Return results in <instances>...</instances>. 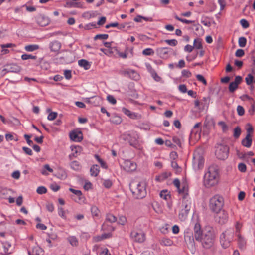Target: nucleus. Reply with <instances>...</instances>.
I'll list each match as a JSON object with an SVG mask.
<instances>
[{"label": "nucleus", "mask_w": 255, "mask_h": 255, "mask_svg": "<svg viewBox=\"0 0 255 255\" xmlns=\"http://www.w3.org/2000/svg\"><path fill=\"white\" fill-rule=\"evenodd\" d=\"M67 240L72 246H77L78 245V241L75 236L68 237Z\"/></svg>", "instance_id": "nucleus-36"}, {"label": "nucleus", "mask_w": 255, "mask_h": 255, "mask_svg": "<svg viewBox=\"0 0 255 255\" xmlns=\"http://www.w3.org/2000/svg\"><path fill=\"white\" fill-rule=\"evenodd\" d=\"M109 36L107 34H97L94 37V40H97V39H101V40H105L107 39L108 38Z\"/></svg>", "instance_id": "nucleus-54"}, {"label": "nucleus", "mask_w": 255, "mask_h": 255, "mask_svg": "<svg viewBox=\"0 0 255 255\" xmlns=\"http://www.w3.org/2000/svg\"><path fill=\"white\" fill-rule=\"evenodd\" d=\"M201 123H196L194 126L193 129H192L191 134L192 135L193 134H195L196 139H199L200 137V133H201V128H200Z\"/></svg>", "instance_id": "nucleus-20"}, {"label": "nucleus", "mask_w": 255, "mask_h": 255, "mask_svg": "<svg viewBox=\"0 0 255 255\" xmlns=\"http://www.w3.org/2000/svg\"><path fill=\"white\" fill-rule=\"evenodd\" d=\"M185 241L188 248H193L195 247L194 237L190 234L186 235L184 236Z\"/></svg>", "instance_id": "nucleus-21"}, {"label": "nucleus", "mask_w": 255, "mask_h": 255, "mask_svg": "<svg viewBox=\"0 0 255 255\" xmlns=\"http://www.w3.org/2000/svg\"><path fill=\"white\" fill-rule=\"evenodd\" d=\"M197 79L203 83L204 85H206L207 84V81L204 77L200 74H197L196 76Z\"/></svg>", "instance_id": "nucleus-61"}, {"label": "nucleus", "mask_w": 255, "mask_h": 255, "mask_svg": "<svg viewBox=\"0 0 255 255\" xmlns=\"http://www.w3.org/2000/svg\"><path fill=\"white\" fill-rule=\"evenodd\" d=\"M39 49V46L37 44L27 45L24 47V49L27 52H33Z\"/></svg>", "instance_id": "nucleus-31"}, {"label": "nucleus", "mask_w": 255, "mask_h": 255, "mask_svg": "<svg viewBox=\"0 0 255 255\" xmlns=\"http://www.w3.org/2000/svg\"><path fill=\"white\" fill-rule=\"evenodd\" d=\"M219 175L217 167L214 165L209 167L205 172L203 184L207 188L216 186L219 181Z\"/></svg>", "instance_id": "nucleus-2"}, {"label": "nucleus", "mask_w": 255, "mask_h": 255, "mask_svg": "<svg viewBox=\"0 0 255 255\" xmlns=\"http://www.w3.org/2000/svg\"><path fill=\"white\" fill-rule=\"evenodd\" d=\"M229 236H233V233L232 232L225 231L220 236L221 244L224 248H227L230 245L231 239L229 238Z\"/></svg>", "instance_id": "nucleus-10"}, {"label": "nucleus", "mask_w": 255, "mask_h": 255, "mask_svg": "<svg viewBox=\"0 0 255 255\" xmlns=\"http://www.w3.org/2000/svg\"><path fill=\"white\" fill-rule=\"evenodd\" d=\"M127 222V219L126 216L124 215H120L119 216L118 223V224L125 225Z\"/></svg>", "instance_id": "nucleus-44"}, {"label": "nucleus", "mask_w": 255, "mask_h": 255, "mask_svg": "<svg viewBox=\"0 0 255 255\" xmlns=\"http://www.w3.org/2000/svg\"><path fill=\"white\" fill-rule=\"evenodd\" d=\"M37 22L40 26H45L50 23V19L44 15H40L37 18Z\"/></svg>", "instance_id": "nucleus-16"}, {"label": "nucleus", "mask_w": 255, "mask_h": 255, "mask_svg": "<svg viewBox=\"0 0 255 255\" xmlns=\"http://www.w3.org/2000/svg\"><path fill=\"white\" fill-rule=\"evenodd\" d=\"M47 171H48L50 173H52L53 171V169L50 168L48 164H45L43 166V167L41 171V173L43 175H48L49 174Z\"/></svg>", "instance_id": "nucleus-33"}, {"label": "nucleus", "mask_w": 255, "mask_h": 255, "mask_svg": "<svg viewBox=\"0 0 255 255\" xmlns=\"http://www.w3.org/2000/svg\"><path fill=\"white\" fill-rule=\"evenodd\" d=\"M164 41L167 44L172 46H175L178 44V41L176 39H167L165 40Z\"/></svg>", "instance_id": "nucleus-52"}, {"label": "nucleus", "mask_w": 255, "mask_h": 255, "mask_svg": "<svg viewBox=\"0 0 255 255\" xmlns=\"http://www.w3.org/2000/svg\"><path fill=\"white\" fill-rule=\"evenodd\" d=\"M112 185V181L109 179L104 180L103 181V185L106 188H110Z\"/></svg>", "instance_id": "nucleus-55"}, {"label": "nucleus", "mask_w": 255, "mask_h": 255, "mask_svg": "<svg viewBox=\"0 0 255 255\" xmlns=\"http://www.w3.org/2000/svg\"><path fill=\"white\" fill-rule=\"evenodd\" d=\"M130 237L132 240L138 243H143L146 240V234L142 231H132Z\"/></svg>", "instance_id": "nucleus-7"}, {"label": "nucleus", "mask_w": 255, "mask_h": 255, "mask_svg": "<svg viewBox=\"0 0 255 255\" xmlns=\"http://www.w3.org/2000/svg\"><path fill=\"white\" fill-rule=\"evenodd\" d=\"M70 166L72 169L75 171H79L81 168V166L77 161H72L70 164Z\"/></svg>", "instance_id": "nucleus-37"}, {"label": "nucleus", "mask_w": 255, "mask_h": 255, "mask_svg": "<svg viewBox=\"0 0 255 255\" xmlns=\"http://www.w3.org/2000/svg\"><path fill=\"white\" fill-rule=\"evenodd\" d=\"M129 118L134 120H139L142 118V115L139 113L132 112Z\"/></svg>", "instance_id": "nucleus-48"}, {"label": "nucleus", "mask_w": 255, "mask_h": 255, "mask_svg": "<svg viewBox=\"0 0 255 255\" xmlns=\"http://www.w3.org/2000/svg\"><path fill=\"white\" fill-rule=\"evenodd\" d=\"M47 191V189L44 186H40L37 188L36 192L39 194L46 193Z\"/></svg>", "instance_id": "nucleus-60"}, {"label": "nucleus", "mask_w": 255, "mask_h": 255, "mask_svg": "<svg viewBox=\"0 0 255 255\" xmlns=\"http://www.w3.org/2000/svg\"><path fill=\"white\" fill-rule=\"evenodd\" d=\"M121 73L125 76H128L135 80L138 79L139 77V75L136 71L130 69L123 70L121 71Z\"/></svg>", "instance_id": "nucleus-12"}, {"label": "nucleus", "mask_w": 255, "mask_h": 255, "mask_svg": "<svg viewBox=\"0 0 255 255\" xmlns=\"http://www.w3.org/2000/svg\"><path fill=\"white\" fill-rule=\"evenodd\" d=\"M204 159L199 153H194L193 158V167L195 171L202 169L204 167Z\"/></svg>", "instance_id": "nucleus-8"}, {"label": "nucleus", "mask_w": 255, "mask_h": 255, "mask_svg": "<svg viewBox=\"0 0 255 255\" xmlns=\"http://www.w3.org/2000/svg\"><path fill=\"white\" fill-rule=\"evenodd\" d=\"M215 234L214 229L211 227H206L202 236V244L204 248L209 249L214 244Z\"/></svg>", "instance_id": "nucleus-4"}, {"label": "nucleus", "mask_w": 255, "mask_h": 255, "mask_svg": "<svg viewBox=\"0 0 255 255\" xmlns=\"http://www.w3.org/2000/svg\"><path fill=\"white\" fill-rule=\"evenodd\" d=\"M238 85L233 82H231L229 86V90L230 92H233L238 88Z\"/></svg>", "instance_id": "nucleus-59"}, {"label": "nucleus", "mask_w": 255, "mask_h": 255, "mask_svg": "<svg viewBox=\"0 0 255 255\" xmlns=\"http://www.w3.org/2000/svg\"><path fill=\"white\" fill-rule=\"evenodd\" d=\"M171 166L175 170L177 173H179L182 171V169L178 166V164L175 161L171 162Z\"/></svg>", "instance_id": "nucleus-45"}, {"label": "nucleus", "mask_w": 255, "mask_h": 255, "mask_svg": "<svg viewBox=\"0 0 255 255\" xmlns=\"http://www.w3.org/2000/svg\"><path fill=\"white\" fill-rule=\"evenodd\" d=\"M160 196L163 199L168 201L171 198V195L167 190H162L160 193Z\"/></svg>", "instance_id": "nucleus-34"}, {"label": "nucleus", "mask_w": 255, "mask_h": 255, "mask_svg": "<svg viewBox=\"0 0 255 255\" xmlns=\"http://www.w3.org/2000/svg\"><path fill=\"white\" fill-rule=\"evenodd\" d=\"M83 4L80 2H75L73 1L67 0L64 6L67 8H83Z\"/></svg>", "instance_id": "nucleus-15"}, {"label": "nucleus", "mask_w": 255, "mask_h": 255, "mask_svg": "<svg viewBox=\"0 0 255 255\" xmlns=\"http://www.w3.org/2000/svg\"><path fill=\"white\" fill-rule=\"evenodd\" d=\"M78 65L83 67L85 70H88L90 68L91 64L86 60L81 59L78 61Z\"/></svg>", "instance_id": "nucleus-27"}, {"label": "nucleus", "mask_w": 255, "mask_h": 255, "mask_svg": "<svg viewBox=\"0 0 255 255\" xmlns=\"http://www.w3.org/2000/svg\"><path fill=\"white\" fill-rule=\"evenodd\" d=\"M238 168L241 172H245L246 171V165L243 163H240L238 164Z\"/></svg>", "instance_id": "nucleus-62"}, {"label": "nucleus", "mask_w": 255, "mask_h": 255, "mask_svg": "<svg viewBox=\"0 0 255 255\" xmlns=\"http://www.w3.org/2000/svg\"><path fill=\"white\" fill-rule=\"evenodd\" d=\"M160 243L163 246H171L173 245V241L169 238H164L160 240Z\"/></svg>", "instance_id": "nucleus-29"}, {"label": "nucleus", "mask_w": 255, "mask_h": 255, "mask_svg": "<svg viewBox=\"0 0 255 255\" xmlns=\"http://www.w3.org/2000/svg\"><path fill=\"white\" fill-rule=\"evenodd\" d=\"M194 237L197 241H201L202 231L201 230L200 225L196 223L194 227Z\"/></svg>", "instance_id": "nucleus-17"}, {"label": "nucleus", "mask_w": 255, "mask_h": 255, "mask_svg": "<svg viewBox=\"0 0 255 255\" xmlns=\"http://www.w3.org/2000/svg\"><path fill=\"white\" fill-rule=\"evenodd\" d=\"M106 220L110 223H115L117 221V219L116 217L113 214L108 213L106 215Z\"/></svg>", "instance_id": "nucleus-38"}, {"label": "nucleus", "mask_w": 255, "mask_h": 255, "mask_svg": "<svg viewBox=\"0 0 255 255\" xmlns=\"http://www.w3.org/2000/svg\"><path fill=\"white\" fill-rule=\"evenodd\" d=\"M171 174L170 172H164L159 175L158 177H156V179L158 180H163L171 176Z\"/></svg>", "instance_id": "nucleus-41"}, {"label": "nucleus", "mask_w": 255, "mask_h": 255, "mask_svg": "<svg viewBox=\"0 0 255 255\" xmlns=\"http://www.w3.org/2000/svg\"><path fill=\"white\" fill-rule=\"evenodd\" d=\"M252 73L253 72H252ZM254 76L253 73L249 74L245 78V81L248 85H250L253 82Z\"/></svg>", "instance_id": "nucleus-39"}, {"label": "nucleus", "mask_w": 255, "mask_h": 255, "mask_svg": "<svg viewBox=\"0 0 255 255\" xmlns=\"http://www.w3.org/2000/svg\"><path fill=\"white\" fill-rule=\"evenodd\" d=\"M218 125L222 129L223 132H225L228 129V126L223 121H220L218 123Z\"/></svg>", "instance_id": "nucleus-56"}, {"label": "nucleus", "mask_w": 255, "mask_h": 255, "mask_svg": "<svg viewBox=\"0 0 255 255\" xmlns=\"http://www.w3.org/2000/svg\"><path fill=\"white\" fill-rule=\"evenodd\" d=\"M32 255H42L43 253V250L42 248L38 246H35L32 249ZM29 255H32L30 252H28Z\"/></svg>", "instance_id": "nucleus-28"}, {"label": "nucleus", "mask_w": 255, "mask_h": 255, "mask_svg": "<svg viewBox=\"0 0 255 255\" xmlns=\"http://www.w3.org/2000/svg\"><path fill=\"white\" fill-rule=\"evenodd\" d=\"M101 101V100L100 97L98 96H93L90 98H87L86 99V102L87 103L92 104L95 106L99 105Z\"/></svg>", "instance_id": "nucleus-19"}, {"label": "nucleus", "mask_w": 255, "mask_h": 255, "mask_svg": "<svg viewBox=\"0 0 255 255\" xmlns=\"http://www.w3.org/2000/svg\"><path fill=\"white\" fill-rule=\"evenodd\" d=\"M142 54L146 56L153 55L154 54V51L152 48H147L142 51Z\"/></svg>", "instance_id": "nucleus-46"}, {"label": "nucleus", "mask_w": 255, "mask_h": 255, "mask_svg": "<svg viewBox=\"0 0 255 255\" xmlns=\"http://www.w3.org/2000/svg\"><path fill=\"white\" fill-rule=\"evenodd\" d=\"M174 17L176 19L181 21V22H182L183 23L189 24H192V23H194V21L187 20L185 19H182V18H180L177 15H175L174 16Z\"/></svg>", "instance_id": "nucleus-51"}, {"label": "nucleus", "mask_w": 255, "mask_h": 255, "mask_svg": "<svg viewBox=\"0 0 255 255\" xmlns=\"http://www.w3.org/2000/svg\"><path fill=\"white\" fill-rule=\"evenodd\" d=\"M193 47L197 49L202 48V43L200 39H195L193 42Z\"/></svg>", "instance_id": "nucleus-47"}, {"label": "nucleus", "mask_w": 255, "mask_h": 255, "mask_svg": "<svg viewBox=\"0 0 255 255\" xmlns=\"http://www.w3.org/2000/svg\"><path fill=\"white\" fill-rule=\"evenodd\" d=\"M21 68L19 66L16 64H12L10 66H8L7 68L4 69L7 72H14L18 73L20 71Z\"/></svg>", "instance_id": "nucleus-23"}, {"label": "nucleus", "mask_w": 255, "mask_h": 255, "mask_svg": "<svg viewBox=\"0 0 255 255\" xmlns=\"http://www.w3.org/2000/svg\"><path fill=\"white\" fill-rule=\"evenodd\" d=\"M21 59L23 60H26L28 59H34L35 60L37 58L36 56L32 55L31 54H24L21 55Z\"/></svg>", "instance_id": "nucleus-43"}, {"label": "nucleus", "mask_w": 255, "mask_h": 255, "mask_svg": "<svg viewBox=\"0 0 255 255\" xmlns=\"http://www.w3.org/2000/svg\"><path fill=\"white\" fill-rule=\"evenodd\" d=\"M124 166L125 170L128 172L134 171L136 168V164L130 160H126Z\"/></svg>", "instance_id": "nucleus-14"}, {"label": "nucleus", "mask_w": 255, "mask_h": 255, "mask_svg": "<svg viewBox=\"0 0 255 255\" xmlns=\"http://www.w3.org/2000/svg\"><path fill=\"white\" fill-rule=\"evenodd\" d=\"M252 143L251 134H247L246 137L242 140V144L243 146L249 148L251 147Z\"/></svg>", "instance_id": "nucleus-22"}, {"label": "nucleus", "mask_w": 255, "mask_h": 255, "mask_svg": "<svg viewBox=\"0 0 255 255\" xmlns=\"http://www.w3.org/2000/svg\"><path fill=\"white\" fill-rule=\"evenodd\" d=\"M60 47V43L57 41H54L51 43V49L52 51H56Z\"/></svg>", "instance_id": "nucleus-53"}, {"label": "nucleus", "mask_w": 255, "mask_h": 255, "mask_svg": "<svg viewBox=\"0 0 255 255\" xmlns=\"http://www.w3.org/2000/svg\"><path fill=\"white\" fill-rule=\"evenodd\" d=\"M67 211L64 210L62 207H59L58 209V213L59 216H60L63 219H66L67 216L66 213Z\"/></svg>", "instance_id": "nucleus-40"}, {"label": "nucleus", "mask_w": 255, "mask_h": 255, "mask_svg": "<svg viewBox=\"0 0 255 255\" xmlns=\"http://www.w3.org/2000/svg\"><path fill=\"white\" fill-rule=\"evenodd\" d=\"M91 212L92 214V216L93 218H100V211L97 206L95 205H92L91 207Z\"/></svg>", "instance_id": "nucleus-25"}, {"label": "nucleus", "mask_w": 255, "mask_h": 255, "mask_svg": "<svg viewBox=\"0 0 255 255\" xmlns=\"http://www.w3.org/2000/svg\"><path fill=\"white\" fill-rule=\"evenodd\" d=\"M240 23L244 28H247L249 26V22L245 19L240 20Z\"/></svg>", "instance_id": "nucleus-63"}, {"label": "nucleus", "mask_w": 255, "mask_h": 255, "mask_svg": "<svg viewBox=\"0 0 255 255\" xmlns=\"http://www.w3.org/2000/svg\"><path fill=\"white\" fill-rule=\"evenodd\" d=\"M224 205V199L219 195H216L210 199L209 208L213 212H218L222 210Z\"/></svg>", "instance_id": "nucleus-5"}, {"label": "nucleus", "mask_w": 255, "mask_h": 255, "mask_svg": "<svg viewBox=\"0 0 255 255\" xmlns=\"http://www.w3.org/2000/svg\"><path fill=\"white\" fill-rule=\"evenodd\" d=\"M70 139L76 142H80L82 139V134L81 132L72 131L70 133Z\"/></svg>", "instance_id": "nucleus-18"}, {"label": "nucleus", "mask_w": 255, "mask_h": 255, "mask_svg": "<svg viewBox=\"0 0 255 255\" xmlns=\"http://www.w3.org/2000/svg\"><path fill=\"white\" fill-rule=\"evenodd\" d=\"M247 43V39L244 37H241L239 38L238 44L240 47H244Z\"/></svg>", "instance_id": "nucleus-49"}, {"label": "nucleus", "mask_w": 255, "mask_h": 255, "mask_svg": "<svg viewBox=\"0 0 255 255\" xmlns=\"http://www.w3.org/2000/svg\"><path fill=\"white\" fill-rule=\"evenodd\" d=\"M238 241L240 247H243L246 244L245 239L240 234L238 235Z\"/></svg>", "instance_id": "nucleus-57"}, {"label": "nucleus", "mask_w": 255, "mask_h": 255, "mask_svg": "<svg viewBox=\"0 0 255 255\" xmlns=\"http://www.w3.org/2000/svg\"><path fill=\"white\" fill-rule=\"evenodd\" d=\"M171 49L169 47H158L156 49L157 54L162 59H167Z\"/></svg>", "instance_id": "nucleus-11"}, {"label": "nucleus", "mask_w": 255, "mask_h": 255, "mask_svg": "<svg viewBox=\"0 0 255 255\" xmlns=\"http://www.w3.org/2000/svg\"><path fill=\"white\" fill-rule=\"evenodd\" d=\"M100 171L99 167L97 165H93L90 169V174L92 176H97Z\"/></svg>", "instance_id": "nucleus-32"}, {"label": "nucleus", "mask_w": 255, "mask_h": 255, "mask_svg": "<svg viewBox=\"0 0 255 255\" xmlns=\"http://www.w3.org/2000/svg\"><path fill=\"white\" fill-rule=\"evenodd\" d=\"M215 213H216L215 219L217 222L220 224H224L227 222L229 218L227 211L222 209Z\"/></svg>", "instance_id": "nucleus-9"}, {"label": "nucleus", "mask_w": 255, "mask_h": 255, "mask_svg": "<svg viewBox=\"0 0 255 255\" xmlns=\"http://www.w3.org/2000/svg\"><path fill=\"white\" fill-rule=\"evenodd\" d=\"M130 189L135 198H143L146 194V183L144 181H133L129 185Z\"/></svg>", "instance_id": "nucleus-3"}, {"label": "nucleus", "mask_w": 255, "mask_h": 255, "mask_svg": "<svg viewBox=\"0 0 255 255\" xmlns=\"http://www.w3.org/2000/svg\"><path fill=\"white\" fill-rule=\"evenodd\" d=\"M15 45L12 43H8L6 44H3L1 45V47L2 48L1 52L3 54H6L9 52V51L7 49V48H10L12 47H15Z\"/></svg>", "instance_id": "nucleus-30"}, {"label": "nucleus", "mask_w": 255, "mask_h": 255, "mask_svg": "<svg viewBox=\"0 0 255 255\" xmlns=\"http://www.w3.org/2000/svg\"><path fill=\"white\" fill-rule=\"evenodd\" d=\"M71 149L72 151L71 154L69 155V157L71 159L72 157H77L78 154L81 152V147L79 146H71Z\"/></svg>", "instance_id": "nucleus-24"}, {"label": "nucleus", "mask_w": 255, "mask_h": 255, "mask_svg": "<svg viewBox=\"0 0 255 255\" xmlns=\"http://www.w3.org/2000/svg\"><path fill=\"white\" fill-rule=\"evenodd\" d=\"M237 111L238 114L239 116H243L245 113V110H244V108L240 105H239L237 106Z\"/></svg>", "instance_id": "nucleus-64"}, {"label": "nucleus", "mask_w": 255, "mask_h": 255, "mask_svg": "<svg viewBox=\"0 0 255 255\" xmlns=\"http://www.w3.org/2000/svg\"><path fill=\"white\" fill-rule=\"evenodd\" d=\"M69 190L76 196V197L73 198L75 202L80 204L84 202L85 198L82 195L80 190H75L73 188H70Z\"/></svg>", "instance_id": "nucleus-13"}, {"label": "nucleus", "mask_w": 255, "mask_h": 255, "mask_svg": "<svg viewBox=\"0 0 255 255\" xmlns=\"http://www.w3.org/2000/svg\"><path fill=\"white\" fill-rule=\"evenodd\" d=\"M3 250L2 254L4 255H7L10 253L9 248H11V245L8 242L3 243L1 246Z\"/></svg>", "instance_id": "nucleus-26"}, {"label": "nucleus", "mask_w": 255, "mask_h": 255, "mask_svg": "<svg viewBox=\"0 0 255 255\" xmlns=\"http://www.w3.org/2000/svg\"><path fill=\"white\" fill-rule=\"evenodd\" d=\"M173 185L177 188L179 193L182 196V201L181 205V213L179 216H186L190 210L191 200L188 194V185L186 182L180 183L178 179H175L173 182Z\"/></svg>", "instance_id": "nucleus-1"}, {"label": "nucleus", "mask_w": 255, "mask_h": 255, "mask_svg": "<svg viewBox=\"0 0 255 255\" xmlns=\"http://www.w3.org/2000/svg\"><path fill=\"white\" fill-rule=\"evenodd\" d=\"M153 210L158 214H161L162 212V208L159 205L158 203L156 202L152 204Z\"/></svg>", "instance_id": "nucleus-42"}, {"label": "nucleus", "mask_w": 255, "mask_h": 255, "mask_svg": "<svg viewBox=\"0 0 255 255\" xmlns=\"http://www.w3.org/2000/svg\"><path fill=\"white\" fill-rule=\"evenodd\" d=\"M229 150L227 146L220 144L216 147L215 154L218 159L225 160L228 156Z\"/></svg>", "instance_id": "nucleus-6"}, {"label": "nucleus", "mask_w": 255, "mask_h": 255, "mask_svg": "<svg viewBox=\"0 0 255 255\" xmlns=\"http://www.w3.org/2000/svg\"><path fill=\"white\" fill-rule=\"evenodd\" d=\"M241 130L239 127H237L234 130L233 136L235 138H238L241 134Z\"/></svg>", "instance_id": "nucleus-50"}, {"label": "nucleus", "mask_w": 255, "mask_h": 255, "mask_svg": "<svg viewBox=\"0 0 255 255\" xmlns=\"http://www.w3.org/2000/svg\"><path fill=\"white\" fill-rule=\"evenodd\" d=\"M57 177L61 180H64L67 178V173L64 169L59 168L57 173Z\"/></svg>", "instance_id": "nucleus-35"}, {"label": "nucleus", "mask_w": 255, "mask_h": 255, "mask_svg": "<svg viewBox=\"0 0 255 255\" xmlns=\"http://www.w3.org/2000/svg\"><path fill=\"white\" fill-rule=\"evenodd\" d=\"M95 158L98 160V161L99 162V163L100 164V165L103 168H105V169H106L107 168V165L106 164V163L102 160L101 159L99 156L96 155L95 156Z\"/></svg>", "instance_id": "nucleus-58"}]
</instances>
